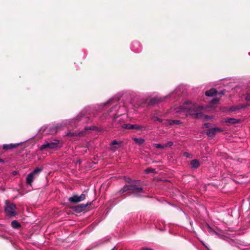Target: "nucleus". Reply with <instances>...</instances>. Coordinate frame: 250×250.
<instances>
[{"mask_svg":"<svg viewBox=\"0 0 250 250\" xmlns=\"http://www.w3.org/2000/svg\"><path fill=\"white\" fill-rule=\"evenodd\" d=\"M225 122L229 124H234L238 123L239 121L234 118H227L226 119Z\"/></svg>","mask_w":250,"mask_h":250,"instance_id":"14","label":"nucleus"},{"mask_svg":"<svg viewBox=\"0 0 250 250\" xmlns=\"http://www.w3.org/2000/svg\"><path fill=\"white\" fill-rule=\"evenodd\" d=\"M217 93V91L215 89L212 88L209 90L206 91L205 94L207 96H212L215 95Z\"/></svg>","mask_w":250,"mask_h":250,"instance_id":"12","label":"nucleus"},{"mask_svg":"<svg viewBox=\"0 0 250 250\" xmlns=\"http://www.w3.org/2000/svg\"><path fill=\"white\" fill-rule=\"evenodd\" d=\"M153 120L154 121H159L160 122H162V120L161 119H160V118H159L158 117H153Z\"/></svg>","mask_w":250,"mask_h":250,"instance_id":"21","label":"nucleus"},{"mask_svg":"<svg viewBox=\"0 0 250 250\" xmlns=\"http://www.w3.org/2000/svg\"><path fill=\"white\" fill-rule=\"evenodd\" d=\"M240 107H232L230 109L231 111H234L236 109H240Z\"/></svg>","mask_w":250,"mask_h":250,"instance_id":"23","label":"nucleus"},{"mask_svg":"<svg viewBox=\"0 0 250 250\" xmlns=\"http://www.w3.org/2000/svg\"><path fill=\"white\" fill-rule=\"evenodd\" d=\"M143 250H151L149 249H143Z\"/></svg>","mask_w":250,"mask_h":250,"instance_id":"29","label":"nucleus"},{"mask_svg":"<svg viewBox=\"0 0 250 250\" xmlns=\"http://www.w3.org/2000/svg\"><path fill=\"white\" fill-rule=\"evenodd\" d=\"M136 126L135 125H131V124H124L123 125V127L125 129H134Z\"/></svg>","mask_w":250,"mask_h":250,"instance_id":"17","label":"nucleus"},{"mask_svg":"<svg viewBox=\"0 0 250 250\" xmlns=\"http://www.w3.org/2000/svg\"><path fill=\"white\" fill-rule=\"evenodd\" d=\"M20 145V143L17 144H10L8 145H3L2 148L5 150H10L12 151L18 147V146Z\"/></svg>","mask_w":250,"mask_h":250,"instance_id":"8","label":"nucleus"},{"mask_svg":"<svg viewBox=\"0 0 250 250\" xmlns=\"http://www.w3.org/2000/svg\"><path fill=\"white\" fill-rule=\"evenodd\" d=\"M0 163H4V161H3V160H2V159H0Z\"/></svg>","mask_w":250,"mask_h":250,"instance_id":"27","label":"nucleus"},{"mask_svg":"<svg viewBox=\"0 0 250 250\" xmlns=\"http://www.w3.org/2000/svg\"><path fill=\"white\" fill-rule=\"evenodd\" d=\"M114 250V248H113V249H112L111 250Z\"/></svg>","mask_w":250,"mask_h":250,"instance_id":"31","label":"nucleus"},{"mask_svg":"<svg viewBox=\"0 0 250 250\" xmlns=\"http://www.w3.org/2000/svg\"><path fill=\"white\" fill-rule=\"evenodd\" d=\"M218 102H219V99H218L217 98H214L211 101V104H217L218 103Z\"/></svg>","mask_w":250,"mask_h":250,"instance_id":"20","label":"nucleus"},{"mask_svg":"<svg viewBox=\"0 0 250 250\" xmlns=\"http://www.w3.org/2000/svg\"><path fill=\"white\" fill-rule=\"evenodd\" d=\"M60 141L58 140H53L50 143L46 142L42 145L40 147L41 149L43 150L46 148H55L59 146Z\"/></svg>","mask_w":250,"mask_h":250,"instance_id":"5","label":"nucleus"},{"mask_svg":"<svg viewBox=\"0 0 250 250\" xmlns=\"http://www.w3.org/2000/svg\"><path fill=\"white\" fill-rule=\"evenodd\" d=\"M123 143V142L122 141L114 140L112 141V143L110 144V150L113 151L116 150L118 148L122 146Z\"/></svg>","mask_w":250,"mask_h":250,"instance_id":"7","label":"nucleus"},{"mask_svg":"<svg viewBox=\"0 0 250 250\" xmlns=\"http://www.w3.org/2000/svg\"><path fill=\"white\" fill-rule=\"evenodd\" d=\"M202 108L196 104H193L190 102H185L182 105L180 106L181 111L190 115L195 114V112ZM197 117V114H196Z\"/></svg>","mask_w":250,"mask_h":250,"instance_id":"1","label":"nucleus"},{"mask_svg":"<svg viewBox=\"0 0 250 250\" xmlns=\"http://www.w3.org/2000/svg\"><path fill=\"white\" fill-rule=\"evenodd\" d=\"M156 100L155 99H153L151 100V102H153V101H155Z\"/></svg>","mask_w":250,"mask_h":250,"instance_id":"30","label":"nucleus"},{"mask_svg":"<svg viewBox=\"0 0 250 250\" xmlns=\"http://www.w3.org/2000/svg\"><path fill=\"white\" fill-rule=\"evenodd\" d=\"M11 226L13 228L18 229L21 227L20 223L16 220L13 221L11 222Z\"/></svg>","mask_w":250,"mask_h":250,"instance_id":"15","label":"nucleus"},{"mask_svg":"<svg viewBox=\"0 0 250 250\" xmlns=\"http://www.w3.org/2000/svg\"><path fill=\"white\" fill-rule=\"evenodd\" d=\"M85 195L84 194H82L80 196H78L77 195H74L69 198V201L71 203H78L79 202L84 200L85 199Z\"/></svg>","mask_w":250,"mask_h":250,"instance_id":"6","label":"nucleus"},{"mask_svg":"<svg viewBox=\"0 0 250 250\" xmlns=\"http://www.w3.org/2000/svg\"><path fill=\"white\" fill-rule=\"evenodd\" d=\"M208 231L210 233L212 230L211 228H210L209 226H208Z\"/></svg>","mask_w":250,"mask_h":250,"instance_id":"25","label":"nucleus"},{"mask_svg":"<svg viewBox=\"0 0 250 250\" xmlns=\"http://www.w3.org/2000/svg\"><path fill=\"white\" fill-rule=\"evenodd\" d=\"M90 204H91V203H90L89 204H80L75 207V210L78 212L83 211L85 209L86 207L88 205H90Z\"/></svg>","mask_w":250,"mask_h":250,"instance_id":"11","label":"nucleus"},{"mask_svg":"<svg viewBox=\"0 0 250 250\" xmlns=\"http://www.w3.org/2000/svg\"><path fill=\"white\" fill-rule=\"evenodd\" d=\"M191 167L194 168H197L200 166V162L197 159H194L190 163Z\"/></svg>","mask_w":250,"mask_h":250,"instance_id":"13","label":"nucleus"},{"mask_svg":"<svg viewBox=\"0 0 250 250\" xmlns=\"http://www.w3.org/2000/svg\"><path fill=\"white\" fill-rule=\"evenodd\" d=\"M135 45H137V46H139V47L140 46V44H139V43H137V42L135 43V44H134V47L135 46Z\"/></svg>","mask_w":250,"mask_h":250,"instance_id":"26","label":"nucleus"},{"mask_svg":"<svg viewBox=\"0 0 250 250\" xmlns=\"http://www.w3.org/2000/svg\"><path fill=\"white\" fill-rule=\"evenodd\" d=\"M222 130L219 128H212L208 129L207 131V134L208 136H213L216 132L221 131Z\"/></svg>","mask_w":250,"mask_h":250,"instance_id":"10","label":"nucleus"},{"mask_svg":"<svg viewBox=\"0 0 250 250\" xmlns=\"http://www.w3.org/2000/svg\"><path fill=\"white\" fill-rule=\"evenodd\" d=\"M167 124L170 125L173 124L179 125L180 123L179 120H167Z\"/></svg>","mask_w":250,"mask_h":250,"instance_id":"18","label":"nucleus"},{"mask_svg":"<svg viewBox=\"0 0 250 250\" xmlns=\"http://www.w3.org/2000/svg\"><path fill=\"white\" fill-rule=\"evenodd\" d=\"M132 190V193L135 194L136 196H139L141 193L144 192V190L141 188H136L132 185H125L121 189V191L124 193L127 190Z\"/></svg>","mask_w":250,"mask_h":250,"instance_id":"3","label":"nucleus"},{"mask_svg":"<svg viewBox=\"0 0 250 250\" xmlns=\"http://www.w3.org/2000/svg\"><path fill=\"white\" fill-rule=\"evenodd\" d=\"M173 145V142L171 141L168 142L167 143L160 145V144H154L153 145L154 146L157 148H160V149H164L165 148L170 147Z\"/></svg>","mask_w":250,"mask_h":250,"instance_id":"9","label":"nucleus"},{"mask_svg":"<svg viewBox=\"0 0 250 250\" xmlns=\"http://www.w3.org/2000/svg\"><path fill=\"white\" fill-rule=\"evenodd\" d=\"M132 139L136 143L139 145H141L145 142V140L142 138H133Z\"/></svg>","mask_w":250,"mask_h":250,"instance_id":"16","label":"nucleus"},{"mask_svg":"<svg viewBox=\"0 0 250 250\" xmlns=\"http://www.w3.org/2000/svg\"><path fill=\"white\" fill-rule=\"evenodd\" d=\"M134 129H141V126H139V125H136V126L135 127V128H134Z\"/></svg>","mask_w":250,"mask_h":250,"instance_id":"24","label":"nucleus"},{"mask_svg":"<svg viewBox=\"0 0 250 250\" xmlns=\"http://www.w3.org/2000/svg\"><path fill=\"white\" fill-rule=\"evenodd\" d=\"M134 50H135V51L136 52H139V51H140L139 49H137V50H135V49H134Z\"/></svg>","mask_w":250,"mask_h":250,"instance_id":"28","label":"nucleus"},{"mask_svg":"<svg viewBox=\"0 0 250 250\" xmlns=\"http://www.w3.org/2000/svg\"><path fill=\"white\" fill-rule=\"evenodd\" d=\"M76 134L75 133H71V132H69L67 134V136H74Z\"/></svg>","mask_w":250,"mask_h":250,"instance_id":"22","label":"nucleus"},{"mask_svg":"<svg viewBox=\"0 0 250 250\" xmlns=\"http://www.w3.org/2000/svg\"><path fill=\"white\" fill-rule=\"evenodd\" d=\"M17 207L16 205L10 203L8 200L5 202L4 211L7 216L9 217H13L17 214Z\"/></svg>","mask_w":250,"mask_h":250,"instance_id":"2","label":"nucleus"},{"mask_svg":"<svg viewBox=\"0 0 250 250\" xmlns=\"http://www.w3.org/2000/svg\"><path fill=\"white\" fill-rule=\"evenodd\" d=\"M155 169H152L150 167L147 168L145 170V171L146 173H149L153 172L154 171Z\"/></svg>","mask_w":250,"mask_h":250,"instance_id":"19","label":"nucleus"},{"mask_svg":"<svg viewBox=\"0 0 250 250\" xmlns=\"http://www.w3.org/2000/svg\"><path fill=\"white\" fill-rule=\"evenodd\" d=\"M42 170V167H37L34 171L28 174L26 178V182L28 184L31 185L33 182L34 178L38 175Z\"/></svg>","mask_w":250,"mask_h":250,"instance_id":"4","label":"nucleus"}]
</instances>
